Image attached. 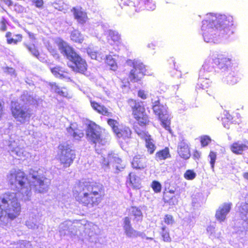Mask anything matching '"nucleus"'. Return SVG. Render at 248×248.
<instances>
[{
    "label": "nucleus",
    "instance_id": "nucleus-48",
    "mask_svg": "<svg viewBox=\"0 0 248 248\" xmlns=\"http://www.w3.org/2000/svg\"><path fill=\"white\" fill-rule=\"evenodd\" d=\"M138 96L142 99L145 100L147 98V94L144 90H140L138 92Z\"/></svg>",
    "mask_w": 248,
    "mask_h": 248
},
{
    "label": "nucleus",
    "instance_id": "nucleus-38",
    "mask_svg": "<svg viewBox=\"0 0 248 248\" xmlns=\"http://www.w3.org/2000/svg\"><path fill=\"white\" fill-rule=\"evenodd\" d=\"M217 153L211 151L209 154L208 157L210 158V164L213 170H214L215 164L217 159Z\"/></svg>",
    "mask_w": 248,
    "mask_h": 248
},
{
    "label": "nucleus",
    "instance_id": "nucleus-33",
    "mask_svg": "<svg viewBox=\"0 0 248 248\" xmlns=\"http://www.w3.org/2000/svg\"><path fill=\"white\" fill-rule=\"evenodd\" d=\"M108 124L111 127L113 132L115 134L118 131L120 128V124L119 122L116 120L108 118L107 120Z\"/></svg>",
    "mask_w": 248,
    "mask_h": 248
},
{
    "label": "nucleus",
    "instance_id": "nucleus-21",
    "mask_svg": "<svg viewBox=\"0 0 248 248\" xmlns=\"http://www.w3.org/2000/svg\"><path fill=\"white\" fill-rule=\"evenodd\" d=\"M0 3L10 8H13V10L17 13H22L25 10L23 6L17 2H14L13 0H0Z\"/></svg>",
    "mask_w": 248,
    "mask_h": 248
},
{
    "label": "nucleus",
    "instance_id": "nucleus-8",
    "mask_svg": "<svg viewBox=\"0 0 248 248\" xmlns=\"http://www.w3.org/2000/svg\"><path fill=\"white\" fill-rule=\"evenodd\" d=\"M128 63L131 67L127 78L129 82L140 84L144 76L146 75V66L143 62L137 60H129Z\"/></svg>",
    "mask_w": 248,
    "mask_h": 248
},
{
    "label": "nucleus",
    "instance_id": "nucleus-54",
    "mask_svg": "<svg viewBox=\"0 0 248 248\" xmlns=\"http://www.w3.org/2000/svg\"><path fill=\"white\" fill-rule=\"evenodd\" d=\"M243 176L246 180H248V172H244L243 174Z\"/></svg>",
    "mask_w": 248,
    "mask_h": 248
},
{
    "label": "nucleus",
    "instance_id": "nucleus-34",
    "mask_svg": "<svg viewBox=\"0 0 248 248\" xmlns=\"http://www.w3.org/2000/svg\"><path fill=\"white\" fill-rule=\"evenodd\" d=\"M50 71L53 75L56 78H64V73H67V72H65L62 70V68L59 66H56L54 67L50 68Z\"/></svg>",
    "mask_w": 248,
    "mask_h": 248
},
{
    "label": "nucleus",
    "instance_id": "nucleus-22",
    "mask_svg": "<svg viewBox=\"0 0 248 248\" xmlns=\"http://www.w3.org/2000/svg\"><path fill=\"white\" fill-rule=\"evenodd\" d=\"M72 11L73 12L75 18L79 23L83 24L86 22L88 19L87 14L82 11L81 8L73 7Z\"/></svg>",
    "mask_w": 248,
    "mask_h": 248
},
{
    "label": "nucleus",
    "instance_id": "nucleus-4",
    "mask_svg": "<svg viewBox=\"0 0 248 248\" xmlns=\"http://www.w3.org/2000/svg\"><path fill=\"white\" fill-rule=\"evenodd\" d=\"M233 17L230 15H211L210 17L202 21V30L209 32L218 31L224 34L230 31L233 24Z\"/></svg>",
    "mask_w": 248,
    "mask_h": 248
},
{
    "label": "nucleus",
    "instance_id": "nucleus-51",
    "mask_svg": "<svg viewBox=\"0 0 248 248\" xmlns=\"http://www.w3.org/2000/svg\"><path fill=\"white\" fill-rule=\"evenodd\" d=\"M4 103L0 100V119L4 114Z\"/></svg>",
    "mask_w": 248,
    "mask_h": 248
},
{
    "label": "nucleus",
    "instance_id": "nucleus-28",
    "mask_svg": "<svg viewBox=\"0 0 248 248\" xmlns=\"http://www.w3.org/2000/svg\"><path fill=\"white\" fill-rule=\"evenodd\" d=\"M132 131L128 126H124L120 128L115 134L116 136L120 139L124 140L129 139L131 137Z\"/></svg>",
    "mask_w": 248,
    "mask_h": 248
},
{
    "label": "nucleus",
    "instance_id": "nucleus-47",
    "mask_svg": "<svg viewBox=\"0 0 248 248\" xmlns=\"http://www.w3.org/2000/svg\"><path fill=\"white\" fill-rule=\"evenodd\" d=\"M227 81L229 84L233 85L238 81V78L232 75H230L228 76Z\"/></svg>",
    "mask_w": 248,
    "mask_h": 248
},
{
    "label": "nucleus",
    "instance_id": "nucleus-9",
    "mask_svg": "<svg viewBox=\"0 0 248 248\" xmlns=\"http://www.w3.org/2000/svg\"><path fill=\"white\" fill-rule=\"evenodd\" d=\"M57 159L64 168L69 167L76 158L75 150L67 143H60L58 146Z\"/></svg>",
    "mask_w": 248,
    "mask_h": 248
},
{
    "label": "nucleus",
    "instance_id": "nucleus-10",
    "mask_svg": "<svg viewBox=\"0 0 248 248\" xmlns=\"http://www.w3.org/2000/svg\"><path fill=\"white\" fill-rule=\"evenodd\" d=\"M102 128L94 122H90L86 129V137L89 142L95 146L98 144L103 145L105 144L104 139L102 136Z\"/></svg>",
    "mask_w": 248,
    "mask_h": 248
},
{
    "label": "nucleus",
    "instance_id": "nucleus-45",
    "mask_svg": "<svg viewBox=\"0 0 248 248\" xmlns=\"http://www.w3.org/2000/svg\"><path fill=\"white\" fill-rule=\"evenodd\" d=\"M164 222L167 225H172L174 222V219L172 215L166 214L164 217Z\"/></svg>",
    "mask_w": 248,
    "mask_h": 248
},
{
    "label": "nucleus",
    "instance_id": "nucleus-35",
    "mask_svg": "<svg viewBox=\"0 0 248 248\" xmlns=\"http://www.w3.org/2000/svg\"><path fill=\"white\" fill-rule=\"evenodd\" d=\"M233 117L228 112L222 118V124L223 126L227 129L230 128V125L233 124Z\"/></svg>",
    "mask_w": 248,
    "mask_h": 248
},
{
    "label": "nucleus",
    "instance_id": "nucleus-53",
    "mask_svg": "<svg viewBox=\"0 0 248 248\" xmlns=\"http://www.w3.org/2000/svg\"><path fill=\"white\" fill-rule=\"evenodd\" d=\"M170 60H171V62H172L173 63L174 68L177 70L178 68V66L177 65V67H176V65H175L176 62H175L174 60L173 59H171Z\"/></svg>",
    "mask_w": 248,
    "mask_h": 248
},
{
    "label": "nucleus",
    "instance_id": "nucleus-26",
    "mask_svg": "<svg viewBox=\"0 0 248 248\" xmlns=\"http://www.w3.org/2000/svg\"><path fill=\"white\" fill-rule=\"evenodd\" d=\"M128 179L130 185L133 189H139L141 188L140 178L138 176L130 172L128 174Z\"/></svg>",
    "mask_w": 248,
    "mask_h": 248
},
{
    "label": "nucleus",
    "instance_id": "nucleus-23",
    "mask_svg": "<svg viewBox=\"0 0 248 248\" xmlns=\"http://www.w3.org/2000/svg\"><path fill=\"white\" fill-rule=\"evenodd\" d=\"M66 129L69 135L75 140H79L84 136L83 130L78 127H75L72 124H71Z\"/></svg>",
    "mask_w": 248,
    "mask_h": 248
},
{
    "label": "nucleus",
    "instance_id": "nucleus-32",
    "mask_svg": "<svg viewBox=\"0 0 248 248\" xmlns=\"http://www.w3.org/2000/svg\"><path fill=\"white\" fill-rule=\"evenodd\" d=\"M50 86L54 92L58 94L63 97H67L68 96V90L66 88H60L56 83H51Z\"/></svg>",
    "mask_w": 248,
    "mask_h": 248
},
{
    "label": "nucleus",
    "instance_id": "nucleus-24",
    "mask_svg": "<svg viewBox=\"0 0 248 248\" xmlns=\"http://www.w3.org/2000/svg\"><path fill=\"white\" fill-rule=\"evenodd\" d=\"M132 165L133 168L138 169H142L146 166V161L145 157L136 155L133 159Z\"/></svg>",
    "mask_w": 248,
    "mask_h": 248
},
{
    "label": "nucleus",
    "instance_id": "nucleus-17",
    "mask_svg": "<svg viewBox=\"0 0 248 248\" xmlns=\"http://www.w3.org/2000/svg\"><path fill=\"white\" fill-rule=\"evenodd\" d=\"M139 8L135 9L136 11L144 9L148 11H153L155 9L156 6L153 0H137L134 2Z\"/></svg>",
    "mask_w": 248,
    "mask_h": 248
},
{
    "label": "nucleus",
    "instance_id": "nucleus-49",
    "mask_svg": "<svg viewBox=\"0 0 248 248\" xmlns=\"http://www.w3.org/2000/svg\"><path fill=\"white\" fill-rule=\"evenodd\" d=\"M35 6L38 8H42L43 6L44 2L43 0H32Z\"/></svg>",
    "mask_w": 248,
    "mask_h": 248
},
{
    "label": "nucleus",
    "instance_id": "nucleus-29",
    "mask_svg": "<svg viewBox=\"0 0 248 248\" xmlns=\"http://www.w3.org/2000/svg\"><path fill=\"white\" fill-rule=\"evenodd\" d=\"M70 39L74 43L81 44L84 40V37L78 30H74L70 35Z\"/></svg>",
    "mask_w": 248,
    "mask_h": 248
},
{
    "label": "nucleus",
    "instance_id": "nucleus-40",
    "mask_svg": "<svg viewBox=\"0 0 248 248\" xmlns=\"http://www.w3.org/2000/svg\"><path fill=\"white\" fill-rule=\"evenodd\" d=\"M161 122V124L167 130L170 131V120L167 118L166 115L164 116V118L162 119H159Z\"/></svg>",
    "mask_w": 248,
    "mask_h": 248
},
{
    "label": "nucleus",
    "instance_id": "nucleus-2",
    "mask_svg": "<svg viewBox=\"0 0 248 248\" xmlns=\"http://www.w3.org/2000/svg\"><path fill=\"white\" fill-rule=\"evenodd\" d=\"M37 173V172H34L32 174L31 178L33 181L31 182L23 171L20 170H14L7 175L8 184L12 189L17 191L24 188L30 190L33 188L39 192H42L44 189L45 181L46 178Z\"/></svg>",
    "mask_w": 248,
    "mask_h": 248
},
{
    "label": "nucleus",
    "instance_id": "nucleus-41",
    "mask_svg": "<svg viewBox=\"0 0 248 248\" xmlns=\"http://www.w3.org/2000/svg\"><path fill=\"white\" fill-rule=\"evenodd\" d=\"M211 141V139L208 136L204 135L200 138V142L202 147L207 146Z\"/></svg>",
    "mask_w": 248,
    "mask_h": 248
},
{
    "label": "nucleus",
    "instance_id": "nucleus-5",
    "mask_svg": "<svg viewBox=\"0 0 248 248\" xmlns=\"http://www.w3.org/2000/svg\"><path fill=\"white\" fill-rule=\"evenodd\" d=\"M232 61V59L224 54H218L216 56H212L204 62L202 68L200 70L199 76L201 78L208 79V76L204 77V74L206 72L211 71L216 67L225 71L231 66Z\"/></svg>",
    "mask_w": 248,
    "mask_h": 248
},
{
    "label": "nucleus",
    "instance_id": "nucleus-31",
    "mask_svg": "<svg viewBox=\"0 0 248 248\" xmlns=\"http://www.w3.org/2000/svg\"><path fill=\"white\" fill-rule=\"evenodd\" d=\"M157 160H165L167 158H170L171 155L170 153L169 148L167 147L157 151L155 155Z\"/></svg>",
    "mask_w": 248,
    "mask_h": 248
},
{
    "label": "nucleus",
    "instance_id": "nucleus-44",
    "mask_svg": "<svg viewBox=\"0 0 248 248\" xmlns=\"http://www.w3.org/2000/svg\"><path fill=\"white\" fill-rule=\"evenodd\" d=\"M174 190L170 189L167 192L164 193L163 198L165 202H171L172 197H170V194H174Z\"/></svg>",
    "mask_w": 248,
    "mask_h": 248
},
{
    "label": "nucleus",
    "instance_id": "nucleus-1",
    "mask_svg": "<svg viewBox=\"0 0 248 248\" xmlns=\"http://www.w3.org/2000/svg\"><path fill=\"white\" fill-rule=\"evenodd\" d=\"M75 201L79 205L87 207L98 206L105 196L102 184L96 182H79L73 191Z\"/></svg>",
    "mask_w": 248,
    "mask_h": 248
},
{
    "label": "nucleus",
    "instance_id": "nucleus-19",
    "mask_svg": "<svg viewBox=\"0 0 248 248\" xmlns=\"http://www.w3.org/2000/svg\"><path fill=\"white\" fill-rule=\"evenodd\" d=\"M230 149L233 153L241 155L243 151L248 150V141L246 140L243 143H240L239 141L234 142L231 145Z\"/></svg>",
    "mask_w": 248,
    "mask_h": 248
},
{
    "label": "nucleus",
    "instance_id": "nucleus-52",
    "mask_svg": "<svg viewBox=\"0 0 248 248\" xmlns=\"http://www.w3.org/2000/svg\"><path fill=\"white\" fill-rule=\"evenodd\" d=\"M28 34H29V36L30 37V38L32 39V40H35L36 39V38H35V35L34 34L32 33H31V32H29L28 33Z\"/></svg>",
    "mask_w": 248,
    "mask_h": 248
},
{
    "label": "nucleus",
    "instance_id": "nucleus-6",
    "mask_svg": "<svg viewBox=\"0 0 248 248\" xmlns=\"http://www.w3.org/2000/svg\"><path fill=\"white\" fill-rule=\"evenodd\" d=\"M127 102L130 108L131 115L137 124L142 127L148 125L150 123V117L143 102L133 98L128 99Z\"/></svg>",
    "mask_w": 248,
    "mask_h": 248
},
{
    "label": "nucleus",
    "instance_id": "nucleus-39",
    "mask_svg": "<svg viewBox=\"0 0 248 248\" xmlns=\"http://www.w3.org/2000/svg\"><path fill=\"white\" fill-rule=\"evenodd\" d=\"M151 187L155 193H159L161 191L162 186L161 184L157 181H153L151 184Z\"/></svg>",
    "mask_w": 248,
    "mask_h": 248
},
{
    "label": "nucleus",
    "instance_id": "nucleus-18",
    "mask_svg": "<svg viewBox=\"0 0 248 248\" xmlns=\"http://www.w3.org/2000/svg\"><path fill=\"white\" fill-rule=\"evenodd\" d=\"M92 108L99 114L107 117L112 116V113L105 106L93 100L90 101Z\"/></svg>",
    "mask_w": 248,
    "mask_h": 248
},
{
    "label": "nucleus",
    "instance_id": "nucleus-50",
    "mask_svg": "<svg viewBox=\"0 0 248 248\" xmlns=\"http://www.w3.org/2000/svg\"><path fill=\"white\" fill-rule=\"evenodd\" d=\"M201 153L200 152L197 150H195L193 152V157L194 159H199L201 157Z\"/></svg>",
    "mask_w": 248,
    "mask_h": 248
},
{
    "label": "nucleus",
    "instance_id": "nucleus-43",
    "mask_svg": "<svg viewBox=\"0 0 248 248\" xmlns=\"http://www.w3.org/2000/svg\"><path fill=\"white\" fill-rule=\"evenodd\" d=\"M25 46L34 56L36 57L39 56V52L36 47L34 45L30 46L27 44H25Z\"/></svg>",
    "mask_w": 248,
    "mask_h": 248
},
{
    "label": "nucleus",
    "instance_id": "nucleus-15",
    "mask_svg": "<svg viewBox=\"0 0 248 248\" xmlns=\"http://www.w3.org/2000/svg\"><path fill=\"white\" fill-rule=\"evenodd\" d=\"M232 204L230 203H224L221 206L219 207L217 210L215 217L220 222L224 221L226 217L227 214L229 213L232 207Z\"/></svg>",
    "mask_w": 248,
    "mask_h": 248
},
{
    "label": "nucleus",
    "instance_id": "nucleus-7",
    "mask_svg": "<svg viewBox=\"0 0 248 248\" xmlns=\"http://www.w3.org/2000/svg\"><path fill=\"white\" fill-rule=\"evenodd\" d=\"M10 110L13 117L21 124L29 122L33 114L29 106L17 101H11Z\"/></svg>",
    "mask_w": 248,
    "mask_h": 248
},
{
    "label": "nucleus",
    "instance_id": "nucleus-42",
    "mask_svg": "<svg viewBox=\"0 0 248 248\" xmlns=\"http://www.w3.org/2000/svg\"><path fill=\"white\" fill-rule=\"evenodd\" d=\"M196 175L193 170H188L184 173V176L186 180H192L194 179Z\"/></svg>",
    "mask_w": 248,
    "mask_h": 248
},
{
    "label": "nucleus",
    "instance_id": "nucleus-46",
    "mask_svg": "<svg viewBox=\"0 0 248 248\" xmlns=\"http://www.w3.org/2000/svg\"><path fill=\"white\" fill-rule=\"evenodd\" d=\"M7 23V19L5 17H2L0 20V30L1 31H4L6 30Z\"/></svg>",
    "mask_w": 248,
    "mask_h": 248
},
{
    "label": "nucleus",
    "instance_id": "nucleus-55",
    "mask_svg": "<svg viewBox=\"0 0 248 248\" xmlns=\"http://www.w3.org/2000/svg\"><path fill=\"white\" fill-rule=\"evenodd\" d=\"M241 213L243 214L245 216H247L248 214V209H247L245 211H241Z\"/></svg>",
    "mask_w": 248,
    "mask_h": 248
},
{
    "label": "nucleus",
    "instance_id": "nucleus-20",
    "mask_svg": "<svg viewBox=\"0 0 248 248\" xmlns=\"http://www.w3.org/2000/svg\"><path fill=\"white\" fill-rule=\"evenodd\" d=\"M154 113L158 116V119H162L167 115V110L164 106L160 103L159 100L155 101L152 107Z\"/></svg>",
    "mask_w": 248,
    "mask_h": 248
},
{
    "label": "nucleus",
    "instance_id": "nucleus-30",
    "mask_svg": "<svg viewBox=\"0 0 248 248\" xmlns=\"http://www.w3.org/2000/svg\"><path fill=\"white\" fill-rule=\"evenodd\" d=\"M15 38L12 37V33L10 31H8L5 34L7 43L8 44H17L22 40V35L20 34L15 35Z\"/></svg>",
    "mask_w": 248,
    "mask_h": 248
},
{
    "label": "nucleus",
    "instance_id": "nucleus-16",
    "mask_svg": "<svg viewBox=\"0 0 248 248\" xmlns=\"http://www.w3.org/2000/svg\"><path fill=\"white\" fill-rule=\"evenodd\" d=\"M108 41L116 50L119 51L120 49L119 46L121 44V39L118 32L114 31H109L108 35Z\"/></svg>",
    "mask_w": 248,
    "mask_h": 248
},
{
    "label": "nucleus",
    "instance_id": "nucleus-3",
    "mask_svg": "<svg viewBox=\"0 0 248 248\" xmlns=\"http://www.w3.org/2000/svg\"><path fill=\"white\" fill-rule=\"evenodd\" d=\"M21 209V204L16 193L6 192L0 196V220L5 218L14 220L19 215Z\"/></svg>",
    "mask_w": 248,
    "mask_h": 248
},
{
    "label": "nucleus",
    "instance_id": "nucleus-13",
    "mask_svg": "<svg viewBox=\"0 0 248 248\" xmlns=\"http://www.w3.org/2000/svg\"><path fill=\"white\" fill-rule=\"evenodd\" d=\"M135 131L137 134L145 140V147L147 149V152L151 155L153 154L156 149V146L151 135L147 132L141 131L139 129H136Z\"/></svg>",
    "mask_w": 248,
    "mask_h": 248
},
{
    "label": "nucleus",
    "instance_id": "nucleus-14",
    "mask_svg": "<svg viewBox=\"0 0 248 248\" xmlns=\"http://www.w3.org/2000/svg\"><path fill=\"white\" fill-rule=\"evenodd\" d=\"M123 228L125 235L128 237H137L141 235L140 232L133 228L131 224L130 219L128 217H126L124 219Z\"/></svg>",
    "mask_w": 248,
    "mask_h": 248
},
{
    "label": "nucleus",
    "instance_id": "nucleus-11",
    "mask_svg": "<svg viewBox=\"0 0 248 248\" xmlns=\"http://www.w3.org/2000/svg\"><path fill=\"white\" fill-rule=\"evenodd\" d=\"M56 44L61 53L68 59L71 60L77 54L74 49L62 39H59Z\"/></svg>",
    "mask_w": 248,
    "mask_h": 248
},
{
    "label": "nucleus",
    "instance_id": "nucleus-36",
    "mask_svg": "<svg viewBox=\"0 0 248 248\" xmlns=\"http://www.w3.org/2000/svg\"><path fill=\"white\" fill-rule=\"evenodd\" d=\"M106 64L112 70H116L117 64L115 59L110 55L107 56L105 61Z\"/></svg>",
    "mask_w": 248,
    "mask_h": 248
},
{
    "label": "nucleus",
    "instance_id": "nucleus-37",
    "mask_svg": "<svg viewBox=\"0 0 248 248\" xmlns=\"http://www.w3.org/2000/svg\"><path fill=\"white\" fill-rule=\"evenodd\" d=\"M160 235L163 240L166 242H170L171 241V237L168 230L165 226H162L161 228Z\"/></svg>",
    "mask_w": 248,
    "mask_h": 248
},
{
    "label": "nucleus",
    "instance_id": "nucleus-12",
    "mask_svg": "<svg viewBox=\"0 0 248 248\" xmlns=\"http://www.w3.org/2000/svg\"><path fill=\"white\" fill-rule=\"evenodd\" d=\"M73 65L70 66V68L76 73L84 74L87 70V64L85 60L82 58L78 54H77L70 60Z\"/></svg>",
    "mask_w": 248,
    "mask_h": 248
},
{
    "label": "nucleus",
    "instance_id": "nucleus-25",
    "mask_svg": "<svg viewBox=\"0 0 248 248\" xmlns=\"http://www.w3.org/2000/svg\"><path fill=\"white\" fill-rule=\"evenodd\" d=\"M179 156L184 159H187L190 156V152L188 145L184 142L181 143L178 148Z\"/></svg>",
    "mask_w": 248,
    "mask_h": 248
},
{
    "label": "nucleus",
    "instance_id": "nucleus-27",
    "mask_svg": "<svg viewBox=\"0 0 248 248\" xmlns=\"http://www.w3.org/2000/svg\"><path fill=\"white\" fill-rule=\"evenodd\" d=\"M129 215L134 217L133 219L137 222L142 220V213L141 210L137 207L132 206L129 209Z\"/></svg>",
    "mask_w": 248,
    "mask_h": 248
}]
</instances>
